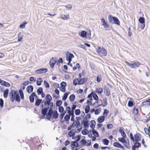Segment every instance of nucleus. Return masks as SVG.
Here are the masks:
<instances>
[{
  "label": "nucleus",
  "instance_id": "f257e3e1",
  "mask_svg": "<svg viewBox=\"0 0 150 150\" xmlns=\"http://www.w3.org/2000/svg\"><path fill=\"white\" fill-rule=\"evenodd\" d=\"M125 62L127 66L132 69L138 67L141 64V63L137 61H134L132 62L131 63H129L128 62L126 61Z\"/></svg>",
  "mask_w": 150,
  "mask_h": 150
},
{
  "label": "nucleus",
  "instance_id": "f03ea898",
  "mask_svg": "<svg viewBox=\"0 0 150 150\" xmlns=\"http://www.w3.org/2000/svg\"><path fill=\"white\" fill-rule=\"evenodd\" d=\"M97 52L100 55L105 56L107 54V52L106 50L103 47H98L96 49Z\"/></svg>",
  "mask_w": 150,
  "mask_h": 150
},
{
  "label": "nucleus",
  "instance_id": "7ed1b4c3",
  "mask_svg": "<svg viewBox=\"0 0 150 150\" xmlns=\"http://www.w3.org/2000/svg\"><path fill=\"white\" fill-rule=\"evenodd\" d=\"M16 91L14 90H11L10 93L9 97L10 98L11 101L13 102L15 99L16 95L17 94Z\"/></svg>",
  "mask_w": 150,
  "mask_h": 150
},
{
  "label": "nucleus",
  "instance_id": "20e7f679",
  "mask_svg": "<svg viewBox=\"0 0 150 150\" xmlns=\"http://www.w3.org/2000/svg\"><path fill=\"white\" fill-rule=\"evenodd\" d=\"M101 23H102V25L103 26L105 30H109L108 28H109V25L108 23L105 21V19L103 18H102L101 19Z\"/></svg>",
  "mask_w": 150,
  "mask_h": 150
},
{
  "label": "nucleus",
  "instance_id": "39448f33",
  "mask_svg": "<svg viewBox=\"0 0 150 150\" xmlns=\"http://www.w3.org/2000/svg\"><path fill=\"white\" fill-rule=\"evenodd\" d=\"M74 57V55L70 53H69V52H67L66 54V59L69 62H71V61L72 58Z\"/></svg>",
  "mask_w": 150,
  "mask_h": 150
},
{
  "label": "nucleus",
  "instance_id": "423d86ee",
  "mask_svg": "<svg viewBox=\"0 0 150 150\" xmlns=\"http://www.w3.org/2000/svg\"><path fill=\"white\" fill-rule=\"evenodd\" d=\"M141 135L139 133L136 134L134 136V141L138 142L141 140Z\"/></svg>",
  "mask_w": 150,
  "mask_h": 150
},
{
  "label": "nucleus",
  "instance_id": "0eeeda50",
  "mask_svg": "<svg viewBox=\"0 0 150 150\" xmlns=\"http://www.w3.org/2000/svg\"><path fill=\"white\" fill-rule=\"evenodd\" d=\"M47 71V68H42L36 70L35 72L38 74H41L45 73Z\"/></svg>",
  "mask_w": 150,
  "mask_h": 150
},
{
  "label": "nucleus",
  "instance_id": "6e6552de",
  "mask_svg": "<svg viewBox=\"0 0 150 150\" xmlns=\"http://www.w3.org/2000/svg\"><path fill=\"white\" fill-rule=\"evenodd\" d=\"M79 144L78 142L74 141L71 142V146L72 150L74 149L75 147H77L79 146Z\"/></svg>",
  "mask_w": 150,
  "mask_h": 150
},
{
  "label": "nucleus",
  "instance_id": "1a4fd4ad",
  "mask_svg": "<svg viewBox=\"0 0 150 150\" xmlns=\"http://www.w3.org/2000/svg\"><path fill=\"white\" fill-rule=\"evenodd\" d=\"M142 105L143 106H145L147 107L150 105V98L143 102L142 103Z\"/></svg>",
  "mask_w": 150,
  "mask_h": 150
},
{
  "label": "nucleus",
  "instance_id": "9d476101",
  "mask_svg": "<svg viewBox=\"0 0 150 150\" xmlns=\"http://www.w3.org/2000/svg\"><path fill=\"white\" fill-rule=\"evenodd\" d=\"M45 103H46L51 102L52 100V98L50 95L49 94H47L45 97Z\"/></svg>",
  "mask_w": 150,
  "mask_h": 150
},
{
  "label": "nucleus",
  "instance_id": "9b49d317",
  "mask_svg": "<svg viewBox=\"0 0 150 150\" xmlns=\"http://www.w3.org/2000/svg\"><path fill=\"white\" fill-rule=\"evenodd\" d=\"M56 61L54 59V58L51 59L50 62V65L51 68H53L54 65L55 64Z\"/></svg>",
  "mask_w": 150,
  "mask_h": 150
},
{
  "label": "nucleus",
  "instance_id": "f8f14e48",
  "mask_svg": "<svg viewBox=\"0 0 150 150\" xmlns=\"http://www.w3.org/2000/svg\"><path fill=\"white\" fill-rule=\"evenodd\" d=\"M1 84L2 86H5L6 87H10L11 86V85L9 83L3 80H2V81H1Z\"/></svg>",
  "mask_w": 150,
  "mask_h": 150
},
{
  "label": "nucleus",
  "instance_id": "ddd939ff",
  "mask_svg": "<svg viewBox=\"0 0 150 150\" xmlns=\"http://www.w3.org/2000/svg\"><path fill=\"white\" fill-rule=\"evenodd\" d=\"M35 95V93L34 92H33L32 93L29 97L30 101L32 103H33L34 102V97Z\"/></svg>",
  "mask_w": 150,
  "mask_h": 150
},
{
  "label": "nucleus",
  "instance_id": "4468645a",
  "mask_svg": "<svg viewBox=\"0 0 150 150\" xmlns=\"http://www.w3.org/2000/svg\"><path fill=\"white\" fill-rule=\"evenodd\" d=\"M33 87L32 85L28 86L26 88L27 91L29 93H32L33 91Z\"/></svg>",
  "mask_w": 150,
  "mask_h": 150
},
{
  "label": "nucleus",
  "instance_id": "2eb2a0df",
  "mask_svg": "<svg viewBox=\"0 0 150 150\" xmlns=\"http://www.w3.org/2000/svg\"><path fill=\"white\" fill-rule=\"evenodd\" d=\"M112 24H115L118 25H120V22L117 18L114 17Z\"/></svg>",
  "mask_w": 150,
  "mask_h": 150
},
{
  "label": "nucleus",
  "instance_id": "dca6fc26",
  "mask_svg": "<svg viewBox=\"0 0 150 150\" xmlns=\"http://www.w3.org/2000/svg\"><path fill=\"white\" fill-rule=\"evenodd\" d=\"M49 108V107H48L47 108H45L42 109L41 113L43 116H45Z\"/></svg>",
  "mask_w": 150,
  "mask_h": 150
},
{
  "label": "nucleus",
  "instance_id": "f3484780",
  "mask_svg": "<svg viewBox=\"0 0 150 150\" xmlns=\"http://www.w3.org/2000/svg\"><path fill=\"white\" fill-rule=\"evenodd\" d=\"M113 146L116 147H117L120 149L123 148V146L118 142H115L113 144Z\"/></svg>",
  "mask_w": 150,
  "mask_h": 150
},
{
  "label": "nucleus",
  "instance_id": "a211bd4d",
  "mask_svg": "<svg viewBox=\"0 0 150 150\" xmlns=\"http://www.w3.org/2000/svg\"><path fill=\"white\" fill-rule=\"evenodd\" d=\"M105 118L104 116H100L98 119V121L99 123L103 122Z\"/></svg>",
  "mask_w": 150,
  "mask_h": 150
},
{
  "label": "nucleus",
  "instance_id": "6ab92c4d",
  "mask_svg": "<svg viewBox=\"0 0 150 150\" xmlns=\"http://www.w3.org/2000/svg\"><path fill=\"white\" fill-rule=\"evenodd\" d=\"M52 118L55 119H57L58 116L57 112L56 110H54L52 114Z\"/></svg>",
  "mask_w": 150,
  "mask_h": 150
},
{
  "label": "nucleus",
  "instance_id": "aec40b11",
  "mask_svg": "<svg viewBox=\"0 0 150 150\" xmlns=\"http://www.w3.org/2000/svg\"><path fill=\"white\" fill-rule=\"evenodd\" d=\"M82 38L86 37L87 35V32L85 30H82L79 35Z\"/></svg>",
  "mask_w": 150,
  "mask_h": 150
},
{
  "label": "nucleus",
  "instance_id": "412c9836",
  "mask_svg": "<svg viewBox=\"0 0 150 150\" xmlns=\"http://www.w3.org/2000/svg\"><path fill=\"white\" fill-rule=\"evenodd\" d=\"M75 132L76 131L74 129H72L69 132L68 135L69 137H71L73 136L74 135Z\"/></svg>",
  "mask_w": 150,
  "mask_h": 150
},
{
  "label": "nucleus",
  "instance_id": "4be33fe9",
  "mask_svg": "<svg viewBox=\"0 0 150 150\" xmlns=\"http://www.w3.org/2000/svg\"><path fill=\"white\" fill-rule=\"evenodd\" d=\"M144 130L145 133L148 135L150 138V127L148 128H144Z\"/></svg>",
  "mask_w": 150,
  "mask_h": 150
},
{
  "label": "nucleus",
  "instance_id": "5701e85b",
  "mask_svg": "<svg viewBox=\"0 0 150 150\" xmlns=\"http://www.w3.org/2000/svg\"><path fill=\"white\" fill-rule=\"evenodd\" d=\"M9 92V90L6 89L4 91L3 96L5 98H6L8 96V94Z\"/></svg>",
  "mask_w": 150,
  "mask_h": 150
},
{
  "label": "nucleus",
  "instance_id": "b1692460",
  "mask_svg": "<svg viewBox=\"0 0 150 150\" xmlns=\"http://www.w3.org/2000/svg\"><path fill=\"white\" fill-rule=\"evenodd\" d=\"M61 18L63 20H67L69 18V14H67V15H62L61 16Z\"/></svg>",
  "mask_w": 150,
  "mask_h": 150
},
{
  "label": "nucleus",
  "instance_id": "393cba45",
  "mask_svg": "<svg viewBox=\"0 0 150 150\" xmlns=\"http://www.w3.org/2000/svg\"><path fill=\"white\" fill-rule=\"evenodd\" d=\"M42 81V79L41 78H39L37 79L36 81V84L38 86L41 85V83Z\"/></svg>",
  "mask_w": 150,
  "mask_h": 150
},
{
  "label": "nucleus",
  "instance_id": "a878e982",
  "mask_svg": "<svg viewBox=\"0 0 150 150\" xmlns=\"http://www.w3.org/2000/svg\"><path fill=\"white\" fill-rule=\"evenodd\" d=\"M47 103H45V100H43L41 104V105H40V107L41 109H42L44 108L45 107V106H46Z\"/></svg>",
  "mask_w": 150,
  "mask_h": 150
},
{
  "label": "nucleus",
  "instance_id": "bb28decb",
  "mask_svg": "<svg viewBox=\"0 0 150 150\" xmlns=\"http://www.w3.org/2000/svg\"><path fill=\"white\" fill-rule=\"evenodd\" d=\"M23 35H22L21 33H19L18 34V42L21 41L23 39Z\"/></svg>",
  "mask_w": 150,
  "mask_h": 150
},
{
  "label": "nucleus",
  "instance_id": "cd10ccee",
  "mask_svg": "<svg viewBox=\"0 0 150 150\" xmlns=\"http://www.w3.org/2000/svg\"><path fill=\"white\" fill-rule=\"evenodd\" d=\"M109 93V90L108 88H104V93L106 96H109L110 95Z\"/></svg>",
  "mask_w": 150,
  "mask_h": 150
},
{
  "label": "nucleus",
  "instance_id": "c85d7f7f",
  "mask_svg": "<svg viewBox=\"0 0 150 150\" xmlns=\"http://www.w3.org/2000/svg\"><path fill=\"white\" fill-rule=\"evenodd\" d=\"M83 138L81 140L80 143L83 146H85L86 145L87 143V141L84 139L85 137H83Z\"/></svg>",
  "mask_w": 150,
  "mask_h": 150
},
{
  "label": "nucleus",
  "instance_id": "c756f323",
  "mask_svg": "<svg viewBox=\"0 0 150 150\" xmlns=\"http://www.w3.org/2000/svg\"><path fill=\"white\" fill-rule=\"evenodd\" d=\"M86 81V78H83V79H81L80 80H79V84H83L85 83Z\"/></svg>",
  "mask_w": 150,
  "mask_h": 150
},
{
  "label": "nucleus",
  "instance_id": "7c9ffc66",
  "mask_svg": "<svg viewBox=\"0 0 150 150\" xmlns=\"http://www.w3.org/2000/svg\"><path fill=\"white\" fill-rule=\"evenodd\" d=\"M53 112H50L48 111V112L46 115L47 119H50L52 116Z\"/></svg>",
  "mask_w": 150,
  "mask_h": 150
},
{
  "label": "nucleus",
  "instance_id": "2f4dec72",
  "mask_svg": "<svg viewBox=\"0 0 150 150\" xmlns=\"http://www.w3.org/2000/svg\"><path fill=\"white\" fill-rule=\"evenodd\" d=\"M42 101L41 99L38 98L35 101V105L37 106H39L42 102Z\"/></svg>",
  "mask_w": 150,
  "mask_h": 150
},
{
  "label": "nucleus",
  "instance_id": "473e14b6",
  "mask_svg": "<svg viewBox=\"0 0 150 150\" xmlns=\"http://www.w3.org/2000/svg\"><path fill=\"white\" fill-rule=\"evenodd\" d=\"M75 98V96L74 94L71 95L69 97V99L70 101L71 102H73Z\"/></svg>",
  "mask_w": 150,
  "mask_h": 150
},
{
  "label": "nucleus",
  "instance_id": "72a5a7b5",
  "mask_svg": "<svg viewBox=\"0 0 150 150\" xmlns=\"http://www.w3.org/2000/svg\"><path fill=\"white\" fill-rule=\"evenodd\" d=\"M91 124L90 125V127L91 128L93 129L94 128V126L96 124V122L94 120H92L91 121Z\"/></svg>",
  "mask_w": 150,
  "mask_h": 150
},
{
  "label": "nucleus",
  "instance_id": "f704fd0d",
  "mask_svg": "<svg viewBox=\"0 0 150 150\" xmlns=\"http://www.w3.org/2000/svg\"><path fill=\"white\" fill-rule=\"evenodd\" d=\"M103 91V89L102 88H97L96 90V92L99 93H101Z\"/></svg>",
  "mask_w": 150,
  "mask_h": 150
},
{
  "label": "nucleus",
  "instance_id": "c9c22d12",
  "mask_svg": "<svg viewBox=\"0 0 150 150\" xmlns=\"http://www.w3.org/2000/svg\"><path fill=\"white\" fill-rule=\"evenodd\" d=\"M88 121H83V125L84 127L86 128H87L88 127L89 123Z\"/></svg>",
  "mask_w": 150,
  "mask_h": 150
},
{
  "label": "nucleus",
  "instance_id": "e433bc0d",
  "mask_svg": "<svg viewBox=\"0 0 150 150\" xmlns=\"http://www.w3.org/2000/svg\"><path fill=\"white\" fill-rule=\"evenodd\" d=\"M114 17H113L112 15H109L108 17V19L110 22L111 23H112Z\"/></svg>",
  "mask_w": 150,
  "mask_h": 150
},
{
  "label": "nucleus",
  "instance_id": "4c0bfd02",
  "mask_svg": "<svg viewBox=\"0 0 150 150\" xmlns=\"http://www.w3.org/2000/svg\"><path fill=\"white\" fill-rule=\"evenodd\" d=\"M93 133V135L96 137H98L99 136V134L97 131L95 129L92 130Z\"/></svg>",
  "mask_w": 150,
  "mask_h": 150
},
{
  "label": "nucleus",
  "instance_id": "58836bf2",
  "mask_svg": "<svg viewBox=\"0 0 150 150\" xmlns=\"http://www.w3.org/2000/svg\"><path fill=\"white\" fill-rule=\"evenodd\" d=\"M139 113L138 110V109L136 108H135L133 109V114L134 115H137Z\"/></svg>",
  "mask_w": 150,
  "mask_h": 150
},
{
  "label": "nucleus",
  "instance_id": "ea45409f",
  "mask_svg": "<svg viewBox=\"0 0 150 150\" xmlns=\"http://www.w3.org/2000/svg\"><path fill=\"white\" fill-rule=\"evenodd\" d=\"M37 93L38 94H41L43 93V89L42 87H40L37 90Z\"/></svg>",
  "mask_w": 150,
  "mask_h": 150
},
{
  "label": "nucleus",
  "instance_id": "a19ab883",
  "mask_svg": "<svg viewBox=\"0 0 150 150\" xmlns=\"http://www.w3.org/2000/svg\"><path fill=\"white\" fill-rule=\"evenodd\" d=\"M90 110V107L89 105H88L86 106L85 108V113L86 114L88 113Z\"/></svg>",
  "mask_w": 150,
  "mask_h": 150
},
{
  "label": "nucleus",
  "instance_id": "79ce46f5",
  "mask_svg": "<svg viewBox=\"0 0 150 150\" xmlns=\"http://www.w3.org/2000/svg\"><path fill=\"white\" fill-rule=\"evenodd\" d=\"M79 79H75L73 80V84L74 85L76 86L77 84H79Z\"/></svg>",
  "mask_w": 150,
  "mask_h": 150
},
{
  "label": "nucleus",
  "instance_id": "37998d69",
  "mask_svg": "<svg viewBox=\"0 0 150 150\" xmlns=\"http://www.w3.org/2000/svg\"><path fill=\"white\" fill-rule=\"evenodd\" d=\"M109 142V141L107 139H105L103 140V143L105 145H108Z\"/></svg>",
  "mask_w": 150,
  "mask_h": 150
},
{
  "label": "nucleus",
  "instance_id": "c03bdc74",
  "mask_svg": "<svg viewBox=\"0 0 150 150\" xmlns=\"http://www.w3.org/2000/svg\"><path fill=\"white\" fill-rule=\"evenodd\" d=\"M62 101L60 100H59L57 101L56 103V105L57 106H60L62 104Z\"/></svg>",
  "mask_w": 150,
  "mask_h": 150
},
{
  "label": "nucleus",
  "instance_id": "a18cd8bd",
  "mask_svg": "<svg viewBox=\"0 0 150 150\" xmlns=\"http://www.w3.org/2000/svg\"><path fill=\"white\" fill-rule=\"evenodd\" d=\"M27 23L25 21L24 22L22 23L19 26V27L20 28H23L25 27V25Z\"/></svg>",
  "mask_w": 150,
  "mask_h": 150
},
{
  "label": "nucleus",
  "instance_id": "49530a36",
  "mask_svg": "<svg viewBox=\"0 0 150 150\" xmlns=\"http://www.w3.org/2000/svg\"><path fill=\"white\" fill-rule=\"evenodd\" d=\"M68 95V93L66 92L64 94V96L62 98V100L64 101L65 100L67 99Z\"/></svg>",
  "mask_w": 150,
  "mask_h": 150
},
{
  "label": "nucleus",
  "instance_id": "de8ad7c7",
  "mask_svg": "<svg viewBox=\"0 0 150 150\" xmlns=\"http://www.w3.org/2000/svg\"><path fill=\"white\" fill-rule=\"evenodd\" d=\"M15 99L18 102H19L20 101V98L19 96V94L18 93H17L16 95Z\"/></svg>",
  "mask_w": 150,
  "mask_h": 150
},
{
  "label": "nucleus",
  "instance_id": "09e8293b",
  "mask_svg": "<svg viewBox=\"0 0 150 150\" xmlns=\"http://www.w3.org/2000/svg\"><path fill=\"white\" fill-rule=\"evenodd\" d=\"M80 65L79 63H76L75 66L73 67V69L74 70H76L77 68H80Z\"/></svg>",
  "mask_w": 150,
  "mask_h": 150
},
{
  "label": "nucleus",
  "instance_id": "8fccbe9b",
  "mask_svg": "<svg viewBox=\"0 0 150 150\" xmlns=\"http://www.w3.org/2000/svg\"><path fill=\"white\" fill-rule=\"evenodd\" d=\"M100 108H97L95 110V114L96 115H98L101 112Z\"/></svg>",
  "mask_w": 150,
  "mask_h": 150
},
{
  "label": "nucleus",
  "instance_id": "3c124183",
  "mask_svg": "<svg viewBox=\"0 0 150 150\" xmlns=\"http://www.w3.org/2000/svg\"><path fill=\"white\" fill-rule=\"evenodd\" d=\"M125 138L120 137L118 138V140L122 143H125L126 141L125 139Z\"/></svg>",
  "mask_w": 150,
  "mask_h": 150
},
{
  "label": "nucleus",
  "instance_id": "603ef678",
  "mask_svg": "<svg viewBox=\"0 0 150 150\" xmlns=\"http://www.w3.org/2000/svg\"><path fill=\"white\" fill-rule=\"evenodd\" d=\"M92 97L93 98L96 100H98V96L95 93H92Z\"/></svg>",
  "mask_w": 150,
  "mask_h": 150
},
{
  "label": "nucleus",
  "instance_id": "864d4df0",
  "mask_svg": "<svg viewBox=\"0 0 150 150\" xmlns=\"http://www.w3.org/2000/svg\"><path fill=\"white\" fill-rule=\"evenodd\" d=\"M67 10H70L72 8V6L70 4H68L67 6H64Z\"/></svg>",
  "mask_w": 150,
  "mask_h": 150
},
{
  "label": "nucleus",
  "instance_id": "5fc2aeb1",
  "mask_svg": "<svg viewBox=\"0 0 150 150\" xmlns=\"http://www.w3.org/2000/svg\"><path fill=\"white\" fill-rule=\"evenodd\" d=\"M139 22L141 23H143L145 22V20L144 18L140 17L139 19Z\"/></svg>",
  "mask_w": 150,
  "mask_h": 150
},
{
  "label": "nucleus",
  "instance_id": "6e6d98bb",
  "mask_svg": "<svg viewBox=\"0 0 150 150\" xmlns=\"http://www.w3.org/2000/svg\"><path fill=\"white\" fill-rule=\"evenodd\" d=\"M70 118L69 115L67 114L64 117V119L66 121H68L69 120Z\"/></svg>",
  "mask_w": 150,
  "mask_h": 150
},
{
  "label": "nucleus",
  "instance_id": "4d7b16f0",
  "mask_svg": "<svg viewBox=\"0 0 150 150\" xmlns=\"http://www.w3.org/2000/svg\"><path fill=\"white\" fill-rule=\"evenodd\" d=\"M80 124L79 122V121H74L73 124V125H74L75 126L77 125V127Z\"/></svg>",
  "mask_w": 150,
  "mask_h": 150
},
{
  "label": "nucleus",
  "instance_id": "13d9d810",
  "mask_svg": "<svg viewBox=\"0 0 150 150\" xmlns=\"http://www.w3.org/2000/svg\"><path fill=\"white\" fill-rule=\"evenodd\" d=\"M140 144L137 142L134 144V146L136 148H138L140 146Z\"/></svg>",
  "mask_w": 150,
  "mask_h": 150
},
{
  "label": "nucleus",
  "instance_id": "bf43d9fd",
  "mask_svg": "<svg viewBox=\"0 0 150 150\" xmlns=\"http://www.w3.org/2000/svg\"><path fill=\"white\" fill-rule=\"evenodd\" d=\"M64 110V108L62 106H59V111L60 112H62Z\"/></svg>",
  "mask_w": 150,
  "mask_h": 150
},
{
  "label": "nucleus",
  "instance_id": "052dcab7",
  "mask_svg": "<svg viewBox=\"0 0 150 150\" xmlns=\"http://www.w3.org/2000/svg\"><path fill=\"white\" fill-rule=\"evenodd\" d=\"M59 90L61 91L64 92L66 91V88L64 87L60 86L59 87Z\"/></svg>",
  "mask_w": 150,
  "mask_h": 150
},
{
  "label": "nucleus",
  "instance_id": "680f3d73",
  "mask_svg": "<svg viewBox=\"0 0 150 150\" xmlns=\"http://www.w3.org/2000/svg\"><path fill=\"white\" fill-rule=\"evenodd\" d=\"M80 113V110L79 109H76L75 111V113L76 115H79Z\"/></svg>",
  "mask_w": 150,
  "mask_h": 150
},
{
  "label": "nucleus",
  "instance_id": "e2e57ef3",
  "mask_svg": "<svg viewBox=\"0 0 150 150\" xmlns=\"http://www.w3.org/2000/svg\"><path fill=\"white\" fill-rule=\"evenodd\" d=\"M128 105L129 107H132L134 105L133 102L131 101H129L128 102Z\"/></svg>",
  "mask_w": 150,
  "mask_h": 150
},
{
  "label": "nucleus",
  "instance_id": "0e129e2a",
  "mask_svg": "<svg viewBox=\"0 0 150 150\" xmlns=\"http://www.w3.org/2000/svg\"><path fill=\"white\" fill-rule=\"evenodd\" d=\"M44 83L45 86L46 88H49L50 86L48 83L46 81H44Z\"/></svg>",
  "mask_w": 150,
  "mask_h": 150
},
{
  "label": "nucleus",
  "instance_id": "69168bd1",
  "mask_svg": "<svg viewBox=\"0 0 150 150\" xmlns=\"http://www.w3.org/2000/svg\"><path fill=\"white\" fill-rule=\"evenodd\" d=\"M65 113H66V111H65V112L64 113H61L60 115L59 118H60V120H62L63 118L64 117V116Z\"/></svg>",
  "mask_w": 150,
  "mask_h": 150
},
{
  "label": "nucleus",
  "instance_id": "338daca9",
  "mask_svg": "<svg viewBox=\"0 0 150 150\" xmlns=\"http://www.w3.org/2000/svg\"><path fill=\"white\" fill-rule=\"evenodd\" d=\"M108 111L106 109H105L104 110V112L103 113V115H104L107 116L108 114Z\"/></svg>",
  "mask_w": 150,
  "mask_h": 150
},
{
  "label": "nucleus",
  "instance_id": "774afa93",
  "mask_svg": "<svg viewBox=\"0 0 150 150\" xmlns=\"http://www.w3.org/2000/svg\"><path fill=\"white\" fill-rule=\"evenodd\" d=\"M0 105L1 107L4 106V101L2 98L0 99Z\"/></svg>",
  "mask_w": 150,
  "mask_h": 150
}]
</instances>
